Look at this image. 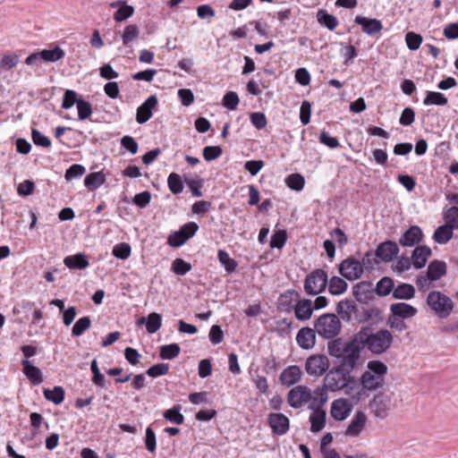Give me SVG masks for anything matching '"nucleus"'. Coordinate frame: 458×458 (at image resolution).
Segmentation results:
<instances>
[{
    "label": "nucleus",
    "mask_w": 458,
    "mask_h": 458,
    "mask_svg": "<svg viewBox=\"0 0 458 458\" xmlns=\"http://www.w3.org/2000/svg\"><path fill=\"white\" fill-rule=\"evenodd\" d=\"M387 365L378 360L367 362L366 369L357 378V394L352 397L354 402H360L368 398L370 393L377 392L386 386Z\"/></svg>",
    "instance_id": "nucleus-1"
},
{
    "label": "nucleus",
    "mask_w": 458,
    "mask_h": 458,
    "mask_svg": "<svg viewBox=\"0 0 458 458\" xmlns=\"http://www.w3.org/2000/svg\"><path fill=\"white\" fill-rule=\"evenodd\" d=\"M353 370L336 365L329 369L323 381L321 387L327 391L335 393L342 392L345 395L353 397L357 394V377Z\"/></svg>",
    "instance_id": "nucleus-2"
},
{
    "label": "nucleus",
    "mask_w": 458,
    "mask_h": 458,
    "mask_svg": "<svg viewBox=\"0 0 458 458\" xmlns=\"http://www.w3.org/2000/svg\"><path fill=\"white\" fill-rule=\"evenodd\" d=\"M327 399L328 395L324 389L318 387L312 392L304 385L293 387L287 394V403L294 409L301 408L309 403H310V408L314 409L315 406L324 405Z\"/></svg>",
    "instance_id": "nucleus-3"
},
{
    "label": "nucleus",
    "mask_w": 458,
    "mask_h": 458,
    "mask_svg": "<svg viewBox=\"0 0 458 458\" xmlns=\"http://www.w3.org/2000/svg\"><path fill=\"white\" fill-rule=\"evenodd\" d=\"M360 344H364L371 353L380 355L385 353L393 344V335L387 329H380L370 333L369 328L358 332Z\"/></svg>",
    "instance_id": "nucleus-4"
},
{
    "label": "nucleus",
    "mask_w": 458,
    "mask_h": 458,
    "mask_svg": "<svg viewBox=\"0 0 458 458\" xmlns=\"http://www.w3.org/2000/svg\"><path fill=\"white\" fill-rule=\"evenodd\" d=\"M358 333L344 344L342 348V355L339 360V366L354 370L360 360L361 352L364 344H360Z\"/></svg>",
    "instance_id": "nucleus-5"
},
{
    "label": "nucleus",
    "mask_w": 458,
    "mask_h": 458,
    "mask_svg": "<svg viewBox=\"0 0 458 458\" xmlns=\"http://www.w3.org/2000/svg\"><path fill=\"white\" fill-rule=\"evenodd\" d=\"M427 304L440 318H448L454 310L453 300L440 291H431L427 296Z\"/></svg>",
    "instance_id": "nucleus-6"
},
{
    "label": "nucleus",
    "mask_w": 458,
    "mask_h": 458,
    "mask_svg": "<svg viewBox=\"0 0 458 458\" xmlns=\"http://www.w3.org/2000/svg\"><path fill=\"white\" fill-rule=\"evenodd\" d=\"M314 328L318 335L325 339H332L341 332V322L338 317L332 313L319 316L314 322Z\"/></svg>",
    "instance_id": "nucleus-7"
},
{
    "label": "nucleus",
    "mask_w": 458,
    "mask_h": 458,
    "mask_svg": "<svg viewBox=\"0 0 458 458\" xmlns=\"http://www.w3.org/2000/svg\"><path fill=\"white\" fill-rule=\"evenodd\" d=\"M327 282V273L322 268H316L306 276L303 282L304 292L307 295H318L326 290Z\"/></svg>",
    "instance_id": "nucleus-8"
},
{
    "label": "nucleus",
    "mask_w": 458,
    "mask_h": 458,
    "mask_svg": "<svg viewBox=\"0 0 458 458\" xmlns=\"http://www.w3.org/2000/svg\"><path fill=\"white\" fill-rule=\"evenodd\" d=\"M359 403L354 402L350 396L349 398L341 397L335 399L331 403L330 415L334 420L343 421L350 416L353 406Z\"/></svg>",
    "instance_id": "nucleus-9"
},
{
    "label": "nucleus",
    "mask_w": 458,
    "mask_h": 458,
    "mask_svg": "<svg viewBox=\"0 0 458 458\" xmlns=\"http://www.w3.org/2000/svg\"><path fill=\"white\" fill-rule=\"evenodd\" d=\"M329 359L324 354H313L305 361V370L312 377H321L329 370Z\"/></svg>",
    "instance_id": "nucleus-10"
},
{
    "label": "nucleus",
    "mask_w": 458,
    "mask_h": 458,
    "mask_svg": "<svg viewBox=\"0 0 458 458\" xmlns=\"http://www.w3.org/2000/svg\"><path fill=\"white\" fill-rule=\"evenodd\" d=\"M199 230V225L195 222L184 224L178 231L171 233L167 238V243L174 248L181 247L190 238H191Z\"/></svg>",
    "instance_id": "nucleus-11"
},
{
    "label": "nucleus",
    "mask_w": 458,
    "mask_h": 458,
    "mask_svg": "<svg viewBox=\"0 0 458 458\" xmlns=\"http://www.w3.org/2000/svg\"><path fill=\"white\" fill-rule=\"evenodd\" d=\"M363 272V264L354 258H348L343 260L339 265V273L350 281L359 279Z\"/></svg>",
    "instance_id": "nucleus-12"
},
{
    "label": "nucleus",
    "mask_w": 458,
    "mask_h": 458,
    "mask_svg": "<svg viewBox=\"0 0 458 458\" xmlns=\"http://www.w3.org/2000/svg\"><path fill=\"white\" fill-rule=\"evenodd\" d=\"M369 407L375 417L385 419L391 409V397L385 393H378L370 400Z\"/></svg>",
    "instance_id": "nucleus-13"
},
{
    "label": "nucleus",
    "mask_w": 458,
    "mask_h": 458,
    "mask_svg": "<svg viewBox=\"0 0 458 458\" xmlns=\"http://www.w3.org/2000/svg\"><path fill=\"white\" fill-rule=\"evenodd\" d=\"M267 423L271 428V431L278 436L285 435L290 428V420L283 413L268 414Z\"/></svg>",
    "instance_id": "nucleus-14"
},
{
    "label": "nucleus",
    "mask_w": 458,
    "mask_h": 458,
    "mask_svg": "<svg viewBox=\"0 0 458 458\" xmlns=\"http://www.w3.org/2000/svg\"><path fill=\"white\" fill-rule=\"evenodd\" d=\"M367 415L364 411H358L353 415L352 419L349 422L345 431L344 435L349 437H359L363 429L365 428V426L367 424Z\"/></svg>",
    "instance_id": "nucleus-15"
},
{
    "label": "nucleus",
    "mask_w": 458,
    "mask_h": 458,
    "mask_svg": "<svg viewBox=\"0 0 458 458\" xmlns=\"http://www.w3.org/2000/svg\"><path fill=\"white\" fill-rule=\"evenodd\" d=\"M158 100L156 95L149 96L137 109L136 121L142 124L152 116L153 109L157 106Z\"/></svg>",
    "instance_id": "nucleus-16"
},
{
    "label": "nucleus",
    "mask_w": 458,
    "mask_h": 458,
    "mask_svg": "<svg viewBox=\"0 0 458 458\" xmlns=\"http://www.w3.org/2000/svg\"><path fill=\"white\" fill-rule=\"evenodd\" d=\"M354 21L355 23L360 25L362 30L369 36H375L378 34L383 29L381 21L376 18H367L358 15L355 17Z\"/></svg>",
    "instance_id": "nucleus-17"
},
{
    "label": "nucleus",
    "mask_w": 458,
    "mask_h": 458,
    "mask_svg": "<svg viewBox=\"0 0 458 458\" xmlns=\"http://www.w3.org/2000/svg\"><path fill=\"white\" fill-rule=\"evenodd\" d=\"M399 252L398 245L391 241L384 242L376 250V256L384 262H390Z\"/></svg>",
    "instance_id": "nucleus-18"
},
{
    "label": "nucleus",
    "mask_w": 458,
    "mask_h": 458,
    "mask_svg": "<svg viewBox=\"0 0 458 458\" xmlns=\"http://www.w3.org/2000/svg\"><path fill=\"white\" fill-rule=\"evenodd\" d=\"M300 297V293L297 291L293 289L287 290L278 297V308L282 311L289 313L293 311L294 304L298 301Z\"/></svg>",
    "instance_id": "nucleus-19"
},
{
    "label": "nucleus",
    "mask_w": 458,
    "mask_h": 458,
    "mask_svg": "<svg viewBox=\"0 0 458 458\" xmlns=\"http://www.w3.org/2000/svg\"><path fill=\"white\" fill-rule=\"evenodd\" d=\"M302 376L301 368L297 365L286 367L281 373L279 380L283 386H291L298 383Z\"/></svg>",
    "instance_id": "nucleus-20"
},
{
    "label": "nucleus",
    "mask_w": 458,
    "mask_h": 458,
    "mask_svg": "<svg viewBox=\"0 0 458 458\" xmlns=\"http://www.w3.org/2000/svg\"><path fill=\"white\" fill-rule=\"evenodd\" d=\"M316 333L315 328H301L296 335V342L298 345L304 350L312 349L316 344Z\"/></svg>",
    "instance_id": "nucleus-21"
},
{
    "label": "nucleus",
    "mask_w": 458,
    "mask_h": 458,
    "mask_svg": "<svg viewBox=\"0 0 458 458\" xmlns=\"http://www.w3.org/2000/svg\"><path fill=\"white\" fill-rule=\"evenodd\" d=\"M423 237L420 226L412 225L401 236L399 242L403 247H412L421 242Z\"/></svg>",
    "instance_id": "nucleus-22"
},
{
    "label": "nucleus",
    "mask_w": 458,
    "mask_h": 458,
    "mask_svg": "<svg viewBox=\"0 0 458 458\" xmlns=\"http://www.w3.org/2000/svg\"><path fill=\"white\" fill-rule=\"evenodd\" d=\"M298 320H309L313 314L312 301L310 299H299L293 310Z\"/></svg>",
    "instance_id": "nucleus-23"
},
{
    "label": "nucleus",
    "mask_w": 458,
    "mask_h": 458,
    "mask_svg": "<svg viewBox=\"0 0 458 458\" xmlns=\"http://www.w3.org/2000/svg\"><path fill=\"white\" fill-rule=\"evenodd\" d=\"M309 420L310 422V431L313 433L320 432L326 426L327 412L320 406H315L312 409Z\"/></svg>",
    "instance_id": "nucleus-24"
},
{
    "label": "nucleus",
    "mask_w": 458,
    "mask_h": 458,
    "mask_svg": "<svg viewBox=\"0 0 458 458\" xmlns=\"http://www.w3.org/2000/svg\"><path fill=\"white\" fill-rule=\"evenodd\" d=\"M391 313L403 319L413 318L417 313L418 310L411 304L405 302L393 303L390 306Z\"/></svg>",
    "instance_id": "nucleus-25"
},
{
    "label": "nucleus",
    "mask_w": 458,
    "mask_h": 458,
    "mask_svg": "<svg viewBox=\"0 0 458 458\" xmlns=\"http://www.w3.org/2000/svg\"><path fill=\"white\" fill-rule=\"evenodd\" d=\"M431 255V249L428 246H419L415 248L411 255V262L415 268L420 269L425 267L428 258Z\"/></svg>",
    "instance_id": "nucleus-26"
},
{
    "label": "nucleus",
    "mask_w": 458,
    "mask_h": 458,
    "mask_svg": "<svg viewBox=\"0 0 458 458\" xmlns=\"http://www.w3.org/2000/svg\"><path fill=\"white\" fill-rule=\"evenodd\" d=\"M21 365L22 372L34 385H39L43 382L41 370L38 367L32 365L29 360H22Z\"/></svg>",
    "instance_id": "nucleus-27"
},
{
    "label": "nucleus",
    "mask_w": 458,
    "mask_h": 458,
    "mask_svg": "<svg viewBox=\"0 0 458 458\" xmlns=\"http://www.w3.org/2000/svg\"><path fill=\"white\" fill-rule=\"evenodd\" d=\"M64 264L70 269H85L89 267V262L84 253H77L75 255L67 256L64 259Z\"/></svg>",
    "instance_id": "nucleus-28"
},
{
    "label": "nucleus",
    "mask_w": 458,
    "mask_h": 458,
    "mask_svg": "<svg viewBox=\"0 0 458 458\" xmlns=\"http://www.w3.org/2000/svg\"><path fill=\"white\" fill-rule=\"evenodd\" d=\"M454 230L447 224L442 225L435 230L433 233V240L435 242L444 245L446 244L454 236Z\"/></svg>",
    "instance_id": "nucleus-29"
},
{
    "label": "nucleus",
    "mask_w": 458,
    "mask_h": 458,
    "mask_svg": "<svg viewBox=\"0 0 458 458\" xmlns=\"http://www.w3.org/2000/svg\"><path fill=\"white\" fill-rule=\"evenodd\" d=\"M445 274H446V263L445 261L436 259L429 263L428 269H427V275L428 276V277L431 280H433V281L439 280Z\"/></svg>",
    "instance_id": "nucleus-30"
},
{
    "label": "nucleus",
    "mask_w": 458,
    "mask_h": 458,
    "mask_svg": "<svg viewBox=\"0 0 458 458\" xmlns=\"http://www.w3.org/2000/svg\"><path fill=\"white\" fill-rule=\"evenodd\" d=\"M139 324L146 323V328L148 333L155 334L159 330L162 325V318L161 315L156 312L150 313L148 318H140L138 320Z\"/></svg>",
    "instance_id": "nucleus-31"
},
{
    "label": "nucleus",
    "mask_w": 458,
    "mask_h": 458,
    "mask_svg": "<svg viewBox=\"0 0 458 458\" xmlns=\"http://www.w3.org/2000/svg\"><path fill=\"white\" fill-rule=\"evenodd\" d=\"M316 16L318 22L330 30H334L339 24L336 17L328 13L326 10H318Z\"/></svg>",
    "instance_id": "nucleus-32"
},
{
    "label": "nucleus",
    "mask_w": 458,
    "mask_h": 458,
    "mask_svg": "<svg viewBox=\"0 0 458 458\" xmlns=\"http://www.w3.org/2000/svg\"><path fill=\"white\" fill-rule=\"evenodd\" d=\"M415 295V288L410 284H401L393 291L394 299L410 300Z\"/></svg>",
    "instance_id": "nucleus-33"
},
{
    "label": "nucleus",
    "mask_w": 458,
    "mask_h": 458,
    "mask_svg": "<svg viewBox=\"0 0 458 458\" xmlns=\"http://www.w3.org/2000/svg\"><path fill=\"white\" fill-rule=\"evenodd\" d=\"M328 291L333 295H340L347 290V283L339 276H332L327 282Z\"/></svg>",
    "instance_id": "nucleus-34"
},
{
    "label": "nucleus",
    "mask_w": 458,
    "mask_h": 458,
    "mask_svg": "<svg viewBox=\"0 0 458 458\" xmlns=\"http://www.w3.org/2000/svg\"><path fill=\"white\" fill-rule=\"evenodd\" d=\"M106 181L102 172L90 173L85 177L84 184L89 190H95L100 187Z\"/></svg>",
    "instance_id": "nucleus-35"
},
{
    "label": "nucleus",
    "mask_w": 458,
    "mask_h": 458,
    "mask_svg": "<svg viewBox=\"0 0 458 458\" xmlns=\"http://www.w3.org/2000/svg\"><path fill=\"white\" fill-rule=\"evenodd\" d=\"M134 13V7L125 1H116V21H123Z\"/></svg>",
    "instance_id": "nucleus-36"
},
{
    "label": "nucleus",
    "mask_w": 458,
    "mask_h": 458,
    "mask_svg": "<svg viewBox=\"0 0 458 458\" xmlns=\"http://www.w3.org/2000/svg\"><path fill=\"white\" fill-rule=\"evenodd\" d=\"M355 310V307L351 301L344 300L337 303L336 312L344 320H350Z\"/></svg>",
    "instance_id": "nucleus-37"
},
{
    "label": "nucleus",
    "mask_w": 458,
    "mask_h": 458,
    "mask_svg": "<svg viewBox=\"0 0 458 458\" xmlns=\"http://www.w3.org/2000/svg\"><path fill=\"white\" fill-rule=\"evenodd\" d=\"M181 405H174L173 408L166 410L164 418L176 425H182L184 422V416L181 412Z\"/></svg>",
    "instance_id": "nucleus-38"
},
{
    "label": "nucleus",
    "mask_w": 458,
    "mask_h": 458,
    "mask_svg": "<svg viewBox=\"0 0 458 458\" xmlns=\"http://www.w3.org/2000/svg\"><path fill=\"white\" fill-rule=\"evenodd\" d=\"M447 102V98L444 94L436 91H427L426 98L423 100L425 106H445Z\"/></svg>",
    "instance_id": "nucleus-39"
},
{
    "label": "nucleus",
    "mask_w": 458,
    "mask_h": 458,
    "mask_svg": "<svg viewBox=\"0 0 458 458\" xmlns=\"http://www.w3.org/2000/svg\"><path fill=\"white\" fill-rule=\"evenodd\" d=\"M370 284L360 282L352 287V294L358 301H366L370 293Z\"/></svg>",
    "instance_id": "nucleus-40"
},
{
    "label": "nucleus",
    "mask_w": 458,
    "mask_h": 458,
    "mask_svg": "<svg viewBox=\"0 0 458 458\" xmlns=\"http://www.w3.org/2000/svg\"><path fill=\"white\" fill-rule=\"evenodd\" d=\"M217 258L227 273H232L236 270L238 266L237 262L230 258L229 254L225 250H219L217 252Z\"/></svg>",
    "instance_id": "nucleus-41"
},
{
    "label": "nucleus",
    "mask_w": 458,
    "mask_h": 458,
    "mask_svg": "<svg viewBox=\"0 0 458 458\" xmlns=\"http://www.w3.org/2000/svg\"><path fill=\"white\" fill-rule=\"evenodd\" d=\"M64 56V51L55 47L53 49H44L40 52V58L46 62H56Z\"/></svg>",
    "instance_id": "nucleus-42"
},
{
    "label": "nucleus",
    "mask_w": 458,
    "mask_h": 458,
    "mask_svg": "<svg viewBox=\"0 0 458 458\" xmlns=\"http://www.w3.org/2000/svg\"><path fill=\"white\" fill-rule=\"evenodd\" d=\"M44 396L55 404H60L64 399V390L62 386H55L53 390L45 389Z\"/></svg>",
    "instance_id": "nucleus-43"
},
{
    "label": "nucleus",
    "mask_w": 458,
    "mask_h": 458,
    "mask_svg": "<svg viewBox=\"0 0 458 458\" xmlns=\"http://www.w3.org/2000/svg\"><path fill=\"white\" fill-rule=\"evenodd\" d=\"M443 219L453 229H458V207L453 206L443 212Z\"/></svg>",
    "instance_id": "nucleus-44"
},
{
    "label": "nucleus",
    "mask_w": 458,
    "mask_h": 458,
    "mask_svg": "<svg viewBox=\"0 0 458 458\" xmlns=\"http://www.w3.org/2000/svg\"><path fill=\"white\" fill-rule=\"evenodd\" d=\"M168 188L174 194H179L183 191V183L178 174L172 173L167 178Z\"/></svg>",
    "instance_id": "nucleus-45"
},
{
    "label": "nucleus",
    "mask_w": 458,
    "mask_h": 458,
    "mask_svg": "<svg viewBox=\"0 0 458 458\" xmlns=\"http://www.w3.org/2000/svg\"><path fill=\"white\" fill-rule=\"evenodd\" d=\"M180 351L181 348L177 344H165L161 347L159 355L164 360H171L177 357Z\"/></svg>",
    "instance_id": "nucleus-46"
},
{
    "label": "nucleus",
    "mask_w": 458,
    "mask_h": 458,
    "mask_svg": "<svg viewBox=\"0 0 458 458\" xmlns=\"http://www.w3.org/2000/svg\"><path fill=\"white\" fill-rule=\"evenodd\" d=\"M394 288V281L390 277H383L380 279L376 286L377 293L380 296L388 295Z\"/></svg>",
    "instance_id": "nucleus-47"
},
{
    "label": "nucleus",
    "mask_w": 458,
    "mask_h": 458,
    "mask_svg": "<svg viewBox=\"0 0 458 458\" xmlns=\"http://www.w3.org/2000/svg\"><path fill=\"white\" fill-rule=\"evenodd\" d=\"M91 320L89 317H82L79 318L72 327V334L74 336L81 335L86 330L90 327Z\"/></svg>",
    "instance_id": "nucleus-48"
},
{
    "label": "nucleus",
    "mask_w": 458,
    "mask_h": 458,
    "mask_svg": "<svg viewBox=\"0 0 458 458\" xmlns=\"http://www.w3.org/2000/svg\"><path fill=\"white\" fill-rule=\"evenodd\" d=\"M285 182L290 189L301 191L304 187L305 180L300 174H293L286 177Z\"/></svg>",
    "instance_id": "nucleus-49"
},
{
    "label": "nucleus",
    "mask_w": 458,
    "mask_h": 458,
    "mask_svg": "<svg viewBox=\"0 0 458 458\" xmlns=\"http://www.w3.org/2000/svg\"><path fill=\"white\" fill-rule=\"evenodd\" d=\"M287 240V233L285 230H277L276 231L270 240V247L272 249H282Z\"/></svg>",
    "instance_id": "nucleus-50"
},
{
    "label": "nucleus",
    "mask_w": 458,
    "mask_h": 458,
    "mask_svg": "<svg viewBox=\"0 0 458 458\" xmlns=\"http://www.w3.org/2000/svg\"><path fill=\"white\" fill-rule=\"evenodd\" d=\"M423 41V38L421 35L417 34L413 31H409L405 35V42L407 47L410 50L415 51L418 50Z\"/></svg>",
    "instance_id": "nucleus-51"
},
{
    "label": "nucleus",
    "mask_w": 458,
    "mask_h": 458,
    "mask_svg": "<svg viewBox=\"0 0 458 458\" xmlns=\"http://www.w3.org/2000/svg\"><path fill=\"white\" fill-rule=\"evenodd\" d=\"M171 268L174 274L183 276L191 269V266L182 259H175L172 263Z\"/></svg>",
    "instance_id": "nucleus-52"
},
{
    "label": "nucleus",
    "mask_w": 458,
    "mask_h": 458,
    "mask_svg": "<svg viewBox=\"0 0 458 458\" xmlns=\"http://www.w3.org/2000/svg\"><path fill=\"white\" fill-rule=\"evenodd\" d=\"M19 63V56L15 53L4 55L0 60V68L3 70H11Z\"/></svg>",
    "instance_id": "nucleus-53"
},
{
    "label": "nucleus",
    "mask_w": 458,
    "mask_h": 458,
    "mask_svg": "<svg viewBox=\"0 0 458 458\" xmlns=\"http://www.w3.org/2000/svg\"><path fill=\"white\" fill-rule=\"evenodd\" d=\"M77 109H78V117L80 120H85V119L89 118L92 114L91 105L83 99L78 100Z\"/></svg>",
    "instance_id": "nucleus-54"
},
{
    "label": "nucleus",
    "mask_w": 458,
    "mask_h": 458,
    "mask_svg": "<svg viewBox=\"0 0 458 458\" xmlns=\"http://www.w3.org/2000/svg\"><path fill=\"white\" fill-rule=\"evenodd\" d=\"M139 36V29L134 24H130L125 27L124 31L122 35L123 43L124 45L129 44Z\"/></svg>",
    "instance_id": "nucleus-55"
},
{
    "label": "nucleus",
    "mask_w": 458,
    "mask_h": 458,
    "mask_svg": "<svg viewBox=\"0 0 458 458\" xmlns=\"http://www.w3.org/2000/svg\"><path fill=\"white\" fill-rule=\"evenodd\" d=\"M151 200V193L148 191H144L136 194L133 197L132 202L140 208H145Z\"/></svg>",
    "instance_id": "nucleus-56"
},
{
    "label": "nucleus",
    "mask_w": 458,
    "mask_h": 458,
    "mask_svg": "<svg viewBox=\"0 0 458 458\" xmlns=\"http://www.w3.org/2000/svg\"><path fill=\"white\" fill-rule=\"evenodd\" d=\"M31 138L35 145L40 146L43 148H49L51 147V140L46 137L44 134H42L37 129H32L31 131Z\"/></svg>",
    "instance_id": "nucleus-57"
},
{
    "label": "nucleus",
    "mask_w": 458,
    "mask_h": 458,
    "mask_svg": "<svg viewBox=\"0 0 458 458\" xmlns=\"http://www.w3.org/2000/svg\"><path fill=\"white\" fill-rule=\"evenodd\" d=\"M239 101L238 95L234 91H229L223 98V106L229 110H234Z\"/></svg>",
    "instance_id": "nucleus-58"
},
{
    "label": "nucleus",
    "mask_w": 458,
    "mask_h": 458,
    "mask_svg": "<svg viewBox=\"0 0 458 458\" xmlns=\"http://www.w3.org/2000/svg\"><path fill=\"white\" fill-rule=\"evenodd\" d=\"M222 152V148L219 146H208L203 148V157L207 161H212L219 157Z\"/></svg>",
    "instance_id": "nucleus-59"
},
{
    "label": "nucleus",
    "mask_w": 458,
    "mask_h": 458,
    "mask_svg": "<svg viewBox=\"0 0 458 458\" xmlns=\"http://www.w3.org/2000/svg\"><path fill=\"white\" fill-rule=\"evenodd\" d=\"M86 172V169L83 165L79 164H74L71 165L65 172L64 177L67 181H70L73 178L80 177L83 175Z\"/></svg>",
    "instance_id": "nucleus-60"
},
{
    "label": "nucleus",
    "mask_w": 458,
    "mask_h": 458,
    "mask_svg": "<svg viewBox=\"0 0 458 458\" xmlns=\"http://www.w3.org/2000/svg\"><path fill=\"white\" fill-rule=\"evenodd\" d=\"M145 445L149 453H155L157 449L156 434L150 427L146 428Z\"/></svg>",
    "instance_id": "nucleus-61"
},
{
    "label": "nucleus",
    "mask_w": 458,
    "mask_h": 458,
    "mask_svg": "<svg viewBox=\"0 0 458 458\" xmlns=\"http://www.w3.org/2000/svg\"><path fill=\"white\" fill-rule=\"evenodd\" d=\"M121 146L123 148L129 151L131 155L138 152L139 145L134 138L131 136H124L121 140Z\"/></svg>",
    "instance_id": "nucleus-62"
},
{
    "label": "nucleus",
    "mask_w": 458,
    "mask_h": 458,
    "mask_svg": "<svg viewBox=\"0 0 458 458\" xmlns=\"http://www.w3.org/2000/svg\"><path fill=\"white\" fill-rule=\"evenodd\" d=\"M415 113L411 107H405L400 116L399 123L403 126H409L414 123Z\"/></svg>",
    "instance_id": "nucleus-63"
},
{
    "label": "nucleus",
    "mask_w": 458,
    "mask_h": 458,
    "mask_svg": "<svg viewBox=\"0 0 458 458\" xmlns=\"http://www.w3.org/2000/svg\"><path fill=\"white\" fill-rule=\"evenodd\" d=\"M169 371V366L165 363H158L150 367L147 370V374L151 377H157L167 374Z\"/></svg>",
    "instance_id": "nucleus-64"
}]
</instances>
